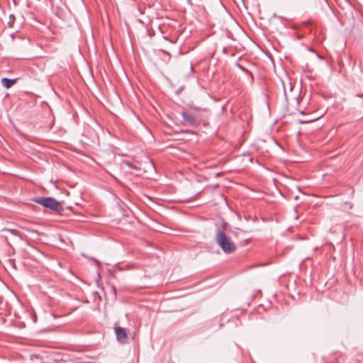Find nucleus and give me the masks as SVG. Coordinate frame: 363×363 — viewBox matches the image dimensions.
Masks as SVG:
<instances>
[{
    "label": "nucleus",
    "instance_id": "6",
    "mask_svg": "<svg viewBox=\"0 0 363 363\" xmlns=\"http://www.w3.org/2000/svg\"><path fill=\"white\" fill-rule=\"evenodd\" d=\"M182 118L184 122H185L189 125H194L196 123V118L195 117L187 113L186 111H182Z\"/></svg>",
    "mask_w": 363,
    "mask_h": 363
},
{
    "label": "nucleus",
    "instance_id": "16",
    "mask_svg": "<svg viewBox=\"0 0 363 363\" xmlns=\"http://www.w3.org/2000/svg\"><path fill=\"white\" fill-rule=\"evenodd\" d=\"M191 70L192 71L193 70V66L191 65Z\"/></svg>",
    "mask_w": 363,
    "mask_h": 363
},
{
    "label": "nucleus",
    "instance_id": "1",
    "mask_svg": "<svg viewBox=\"0 0 363 363\" xmlns=\"http://www.w3.org/2000/svg\"><path fill=\"white\" fill-rule=\"evenodd\" d=\"M215 240L218 245L227 254L233 253L236 250V245L224 232L218 230L216 233Z\"/></svg>",
    "mask_w": 363,
    "mask_h": 363
},
{
    "label": "nucleus",
    "instance_id": "8",
    "mask_svg": "<svg viewBox=\"0 0 363 363\" xmlns=\"http://www.w3.org/2000/svg\"><path fill=\"white\" fill-rule=\"evenodd\" d=\"M2 232H9L11 233H12L13 235H16V236H18V237H21V235H20V233L16 230H11V229H9V228H4L2 230Z\"/></svg>",
    "mask_w": 363,
    "mask_h": 363
},
{
    "label": "nucleus",
    "instance_id": "7",
    "mask_svg": "<svg viewBox=\"0 0 363 363\" xmlns=\"http://www.w3.org/2000/svg\"><path fill=\"white\" fill-rule=\"evenodd\" d=\"M16 82L17 79H9L6 77L1 79V84L6 89L11 88Z\"/></svg>",
    "mask_w": 363,
    "mask_h": 363
},
{
    "label": "nucleus",
    "instance_id": "13",
    "mask_svg": "<svg viewBox=\"0 0 363 363\" xmlns=\"http://www.w3.org/2000/svg\"><path fill=\"white\" fill-rule=\"evenodd\" d=\"M292 89H293V86L291 85V83H289V88H288V90L292 91Z\"/></svg>",
    "mask_w": 363,
    "mask_h": 363
},
{
    "label": "nucleus",
    "instance_id": "11",
    "mask_svg": "<svg viewBox=\"0 0 363 363\" xmlns=\"http://www.w3.org/2000/svg\"><path fill=\"white\" fill-rule=\"evenodd\" d=\"M238 67H239L242 70H243V71H247V70L245 69V68H244L242 65H238Z\"/></svg>",
    "mask_w": 363,
    "mask_h": 363
},
{
    "label": "nucleus",
    "instance_id": "9",
    "mask_svg": "<svg viewBox=\"0 0 363 363\" xmlns=\"http://www.w3.org/2000/svg\"><path fill=\"white\" fill-rule=\"evenodd\" d=\"M9 18H10V21L9 22V24L10 25V26L12 27L13 24V20H14V18H15L14 15L11 14L10 16H9Z\"/></svg>",
    "mask_w": 363,
    "mask_h": 363
},
{
    "label": "nucleus",
    "instance_id": "2",
    "mask_svg": "<svg viewBox=\"0 0 363 363\" xmlns=\"http://www.w3.org/2000/svg\"><path fill=\"white\" fill-rule=\"evenodd\" d=\"M37 203L49 208L55 211L60 212L62 210V206L60 202L51 197H38L33 200Z\"/></svg>",
    "mask_w": 363,
    "mask_h": 363
},
{
    "label": "nucleus",
    "instance_id": "4",
    "mask_svg": "<svg viewBox=\"0 0 363 363\" xmlns=\"http://www.w3.org/2000/svg\"><path fill=\"white\" fill-rule=\"evenodd\" d=\"M21 228L28 233V235H26L28 240L33 242H38L40 240L41 234L37 230L31 229L26 226H21Z\"/></svg>",
    "mask_w": 363,
    "mask_h": 363
},
{
    "label": "nucleus",
    "instance_id": "5",
    "mask_svg": "<svg viewBox=\"0 0 363 363\" xmlns=\"http://www.w3.org/2000/svg\"><path fill=\"white\" fill-rule=\"evenodd\" d=\"M123 164L127 167L132 169L133 170V172H131L132 174H139L140 170V167H139V160H123Z\"/></svg>",
    "mask_w": 363,
    "mask_h": 363
},
{
    "label": "nucleus",
    "instance_id": "14",
    "mask_svg": "<svg viewBox=\"0 0 363 363\" xmlns=\"http://www.w3.org/2000/svg\"><path fill=\"white\" fill-rule=\"evenodd\" d=\"M153 162V160H149V162H150V165H151V166H152V167H154V166H155V164H153V162Z\"/></svg>",
    "mask_w": 363,
    "mask_h": 363
},
{
    "label": "nucleus",
    "instance_id": "3",
    "mask_svg": "<svg viewBox=\"0 0 363 363\" xmlns=\"http://www.w3.org/2000/svg\"><path fill=\"white\" fill-rule=\"evenodd\" d=\"M114 331L117 340L121 344H125L128 342V335L125 328L115 325Z\"/></svg>",
    "mask_w": 363,
    "mask_h": 363
},
{
    "label": "nucleus",
    "instance_id": "10",
    "mask_svg": "<svg viewBox=\"0 0 363 363\" xmlns=\"http://www.w3.org/2000/svg\"><path fill=\"white\" fill-rule=\"evenodd\" d=\"M281 83H282V86H283V89H284V96H285L286 100L287 101V91H286L285 84L283 82V80H281Z\"/></svg>",
    "mask_w": 363,
    "mask_h": 363
},
{
    "label": "nucleus",
    "instance_id": "15",
    "mask_svg": "<svg viewBox=\"0 0 363 363\" xmlns=\"http://www.w3.org/2000/svg\"><path fill=\"white\" fill-rule=\"evenodd\" d=\"M358 96H359V97H363V94H359V95H358Z\"/></svg>",
    "mask_w": 363,
    "mask_h": 363
},
{
    "label": "nucleus",
    "instance_id": "12",
    "mask_svg": "<svg viewBox=\"0 0 363 363\" xmlns=\"http://www.w3.org/2000/svg\"><path fill=\"white\" fill-rule=\"evenodd\" d=\"M292 89H293V86L291 85V83H289V88H288V90L292 91Z\"/></svg>",
    "mask_w": 363,
    "mask_h": 363
}]
</instances>
